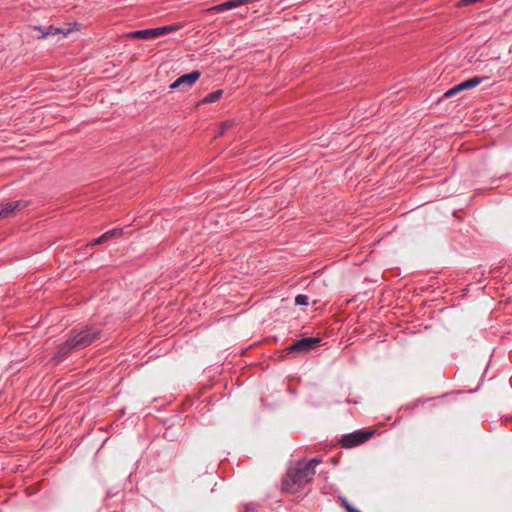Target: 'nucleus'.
Instances as JSON below:
<instances>
[{
  "label": "nucleus",
  "mask_w": 512,
  "mask_h": 512,
  "mask_svg": "<svg viewBox=\"0 0 512 512\" xmlns=\"http://www.w3.org/2000/svg\"><path fill=\"white\" fill-rule=\"evenodd\" d=\"M374 433V430L356 431L343 436L340 443L344 448H353L366 442Z\"/></svg>",
  "instance_id": "39448f33"
},
{
  "label": "nucleus",
  "mask_w": 512,
  "mask_h": 512,
  "mask_svg": "<svg viewBox=\"0 0 512 512\" xmlns=\"http://www.w3.org/2000/svg\"><path fill=\"white\" fill-rule=\"evenodd\" d=\"M349 512H358V511L355 509H349Z\"/></svg>",
  "instance_id": "a211bd4d"
},
{
  "label": "nucleus",
  "mask_w": 512,
  "mask_h": 512,
  "mask_svg": "<svg viewBox=\"0 0 512 512\" xmlns=\"http://www.w3.org/2000/svg\"><path fill=\"white\" fill-rule=\"evenodd\" d=\"M118 234H120V232L117 230H112V231L106 232L101 237H99L98 239L95 240V244H101L104 241H106L107 239L113 238Z\"/></svg>",
  "instance_id": "ddd939ff"
},
{
  "label": "nucleus",
  "mask_w": 512,
  "mask_h": 512,
  "mask_svg": "<svg viewBox=\"0 0 512 512\" xmlns=\"http://www.w3.org/2000/svg\"><path fill=\"white\" fill-rule=\"evenodd\" d=\"M234 123L232 121H225L220 124L221 133H223L225 130H228L232 128Z\"/></svg>",
  "instance_id": "dca6fc26"
},
{
  "label": "nucleus",
  "mask_w": 512,
  "mask_h": 512,
  "mask_svg": "<svg viewBox=\"0 0 512 512\" xmlns=\"http://www.w3.org/2000/svg\"><path fill=\"white\" fill-rule=\"evenodd\" d=\"M470 0H461L459 3H458V7H464V6H467V5H470Z\"/></svg>",
  "instance_id": "f3484780"
},
{
  "label": "nucleus",
  "mask_w": 512,
  "mask_h": 512,
  "mask_svg": "<svg viewBox=\"0 0 512 512\" xmlns=\"http://www.w3.org/2000/svg\"><path fill=\"white\" fill-rule=\"evenodd\" d=\"M200 76L199 71L184 74L170 84V89L175 90L182 87L183 90H188L199 80Z\"/></svg>",
  "instance_id": "0eeeda50"
},
{
  "label": "nucleus",
  "mask_w": 512,
  "mask_h": 512,
  "mask_svg": "<svg viewBox=\"0 0 512 512\" xmlns=\"http://www.w3.org/2000/svg\"><path fill=\"white\" fill-rule=\"evenodd\" d=\"M31 205L28 199L10 200L0 203V221L16 215Z\"/></svg>",
  "instance_id": "20e7f679"
},
{
  "label": "nucleus",
  "mask_w": 512,
  "mask_h": 512,
  "mask_svg": "<svg viewBox=\"0 0 512 512\" xmlns=\"http://www.w3.org/2000/svg\"><path fill=\"white\" fill-rule=\"evenodd\" d=\"M295 302L296 304L298 305H307L308 304V299L306 296L304 295H298L296 298H295Z\"/></svg>",
  "instance_id": "2eb2a0df"
},
{
  "label": "nucleus",
  "mask_w": 512,
  "mask_h": 512,
  "mask_svg": "<svg viewBox=\"0 0 512 512\" xmlns=\"http://www.w3.org/2000/svg\"><path fill=\"white\" fill-rule=\"evenodd\" d=\"M96 333L91 331H82L75 334L72 338L67 340L58 351L59 357H64L72 350L79 349L90 345L95 339Z\"/></svg>",
  "instance_id": "f03ea898"
},
{
  "label": "nucleus",
  "mask_w": 512,
  "mask_h": 512,
  "mask_svg": "<svg viewBox=\"0 0 512 512\" xmlns=\"http://www.w3.org/2000/svg\"><path fill=\"white\" fill-rule=\"evenodd\" d=\"M178 28H179V26H177V25H169V26H163V27L154 28V29L140 30V31H135V32L130 33L129 37L135 38V39H151V38L160 37V36L165 35L170 32H174Z\"/></svg>",
  "instance_id": "423d86ee"
},
{
  "label": "nucleus",
  "mask_w": 512,
  "mask_h": 512,
  "mask_svg": "<svg viewBox=\"0 0 512 512\" xmlns=\"http://www.w3.org/2000/svg\"><path fill=\"white\" fill-rule=\"evenodd\" d=\"M82 30V25L79 22H68L61 26L49 25L47 27L46 35H51L52 38L61 39L68 38L74 33H79Z\"/></svg>",
  "instance_id": "7ed1b4c3"
},
{
  "label": "nucleus",
  "mask_w": 512,
  "mask_h": 512,
  "mask_svg": "<svg viewBox=\"0 0 512 512\" xmlns=\"http://www.w3.org/2000/svg\"><path fill=\"white\" fill-rule=\"evenodd\" d=\"M319 342V338H304L291 345L289 350L299 353H307L311 349L315 348Z\"/></svg>",
  "instance_id": "6e6552de"
},
{
  "label": "nucleus",
  "mask_w": 512,
  "mask_h": 512,
  "mask_svg": "<svg viewBox=\"0 0 512 512\" xmlns=\"http://www.w3.org/2000/svg\"><path fill=\"white\" fill-rule=\"evenodd\" d=\"M222 96H223V90L219 89V90L213 91L211 93H208L206 96H204L198 102L197 106L216 103L222 98Z\"/></svg>",
  "instance_id": "f8f14e48"
},
{
  "label": "nucleus",
  "mask_w": 512,
  "mask_h": 512,
  "mask_svg": "<svg viewBox=\"0 0 512 512\" xmlns=\"http://www.w3.org/2000/svg\"><path fill=\"white\" fill-rule=\"evenodd\" d=\"M316 461L298 463L291 469L283 483L284 489L289 493H296L305 484L309 483L315 475Z\"/></svg>",
  "instance_id": "f257e3e1"
},
{
  "label": "nucleus",
  "mask_w": 512,
  "mask_h": 512,
  "mask_svg": "<svg viewBox=\"0 0 512 512\" xmlns=\"http://www.w3.org/2000/svg\"><path fill=\"white\" fill-rule=\"evenodd\" d=\"M480 83V80L479 78H472V79H469L467 81H464L460 84H458L457 86L449 89L448 91H446L444 93V97L445 98H451V97H454L456 96L457 94L461 93L462 91L464 90H467V89H470V88H473L475 87L476 85H478Z\"/></svg>",
  "instance_id": "1a4fd4ad"
},
{
  "label": "nucleus",
  "mask_w": 512,
  "mask_h": 512,
  "mask_svg": "<svg viewBox=\"0 0 512 512\" xmlns=\"http://www.w3.org/2000/svg\"><path fill=\"white\" fill-rule=\"evenodd\" d=\"M34 30L37 32L38 38L40 39H48L51 37V35H46L47 27L43 28L40 26H35Z\"/></svg>",
  "instance_id": "4468645a"
},
{
  "label": "nucleus",
  "mask_w": 512,
  "mask_h": 512,
  "mask_svg": "<svg viewBox=\"0 0 512 512\" xmlns=\"http://www.w3.org/2000/svg\"><path fill=\"white\" fill-rule=\"evenodd\" d=\"M251 0H228L226 2H223L221 4H218L214 7H212L210 10L216 11V12H222L225 10H230L233 8H237L241 5H245L250 3Z\"/></svg>",
  "instance_id": "9b49d317"
},
{
  "label": "nucleus",
  "mask_w": 512,
  "mask_h": 512,
  "mask_svg": "<svg viewBox=\"0 0 512 512\" xmlns=\"http://www.w3.org/2000/svg\"><path fill=\"white\" fill-rule=\"evenodd\" d=\"M480 83V80L479 78H472V79H469L467 81H464L460 84H458L457 86L449 89L448 91H446L444 93V97L445 98H451V97H454L456 96L457 94L461 93L462 91L464 90H467V89H470V88H473L475 87L476 85H478Z\"/></svg>",
  "instance_id": "9d476101"
}]
</instances>
